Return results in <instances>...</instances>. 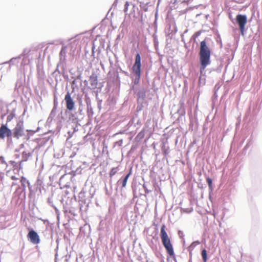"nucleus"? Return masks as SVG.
<instances>
[{
  "mask_svg": "<svg viewBox=\"0 0 262 262\" xmlns=\"http://www.w3.org/2000/svg\"><path fill=\"white\" fill-rule=\"evenodd\" d=\"M13 135L9 136V137H6L7 139V144L8 147L10 146L13 144V139H12Z\"/></svg>",
  "mask_w": 262,
  "mask_h": 262,
  "instance_id": "nucleus-34",
  "label": "nucleus"
},
{
  "mask_svg": "<svg viewBox=\"0 0 262 262\" xmlns=\"http://www.w3.org/2000/svg\"><path fill=\"white\" fill-rule=\"evenodd\" d=\"M140 14V20L141 21H143V13H141V14Z\"/></svg>",
  "mask_w": 262,
  "mask_h": 262,
  "instance_id": "nucleus-56",
  "label": "nucleus"
},
{
  "mask_svg": "<svg viewBox=\"0 0 262 262\" xmlns=\"http://www.w3.org/2000/svg\"><path fill=\"white\" fill-rule=\"evenodd\" d=\"M200 243L199 241L193 242L187 248L189 252L191 253V251L193 250L195 247Z\"/></svg>",
  "mask_w": 262,
  "mask_h": 262,
  "instance_id": "nucleus-27",
  "label": "nucleus"
},
{
  "mask_svg": "<svg viewBox=\"0 0 262 262\" xmlns=\"http://www.w3.org/2000/svg\"><path fill=\"white\" fill-rule=\"evenodd\" d=\"M76 98L78 106L77 110L76 109L75 101L71 96L70 91H67L64 99L66 107L65 113L69 116L68 121L79 124L85 117L84 105L83 104L82 95L78 94Z\"/></svg>",
  "mask_w": 262,
  "mask_h": 262,
  "instance_id": "nucleus-1",
  "label": "nucleus"
},
{
  "mask_svg": "<svg viewBox=\"0 0 262 262\" xmlns=\"http://www.w3.org/2000/svg\"><path fill=\"white\" fill-rule=\"evenodd\" d=\"M47 202L52 207H53L55 205L53 203V201H52L51 198H48Z\"/></svg>",
  "mask_w": 262,
  "mask_h": 262,
  "instance_id": "nucleus-45",
  "label": "nucleus"
},
{
  "mask_svg": "<svg viewBox=\"0 0 262 262\" xmlns=\"http://www.w3.org/2000/svg\"><path fill=\"white\" fill-rule=\"evenodd\" d=\"M178 234H179V235L180 238H182V237H183L184 236L183 232L181 230H179L178 231Z\"/></svg>",
  "mask_w": 262,
  "mask_h": 262,
  "instance_id": "nucleus-51",
  "label": "nucleus"
},
{
  "mask_svg": "<svg viewBox=\"0 0 262 262\" xmlns=\"http://www.w3.org/2000/svg\"><path fill=\"white\" fill-rule=\"evenodd\" d=\"M78 170V169L76 170V171H71V174L73 175V176H75L76 175V173L77 172V171Z\"/></svg>",
  "mask_w": 262,
  "mask_h": 262,
  "instance_id": "nucleus-59",
  "label": "nucleus"
},
{
  "mask_svg": "<svg viewBox=\"0 0 262 262\" xmlns=\"http://www.w3.org/2000/svg\"><path fill=\"white\" fill-rule=\"evenodd\" d=\"M22 55V54H20L17 57H13L8 61L5 62L4 64L9 63L10 65H17L19 63L20 59L21 58Z\"/></svg>",
  "mask_w": 262,
  "mask_h": 262,
  "instance_id": "nucleus-19",
  "label": "nucleus"
},
{
  "mask_svg": "<svg viewBox=\"0 0 262 262\" xmlns=\"http://www.w3.org/2000/svg\"><path fill=\"white\" fill-rule=\"evenodd\" d=\"M137 106L136 107V112L139 113L141 112L143 107H144V104L146 103L147 102L145 100H137Z\"/></svg>",
  "mask_w": 262,
  "mask_h": 262,
  "instance_id": "nucleus-20",
  "label": "nucleus"
},
{
  "mask_svg": "<svg viewBox=\"0 0 262 262\" xmlns=\"http://www.w3.org/2000/svg\"><path fill=\"white\" fill-rule=\"evenodd\" d=\"M202 32H204V30H201L196 31L194 33V34L192 35V36L198 38V37H199L201 35Z\"/></svg>",
  "mask_w": 262,
  "mask_h": 262,
  "instance_id": "nucleus-41",
  "label": "nucleus"
},
{
  "mask_svg": "<svg viewBox=\"0 0 262 262\" xmlns=\"http://www.w3.org/2000/svg\"><path fill=\"white\" fill-rule=\"evenodd\" d=\"M58 118H59L58 122L57 123V126H58L59 124L61 125L62 121L65 120V118L62 116V111L58 115Z\"/></svg>",
  "mask_w": 262,
  "mask_h": 262,
  "instance_id": "nucleus-32",
  "label": "nucleus"
},
{
  "mask_svg": "<svg viewBox=\"0 0 262 262\" xmlns=\"http://www.w3.org/2000/svg\"><path fill=\"white\" fill-rule=\"evenodd\" d=\"M129 5V2L128 1H126L125 3L124 6V10H124V12H126L127 11Z\"/></svg>",
  "mask_w": 262,
  "mask_h": 262,
  "instance_id": "nucleus-44",
  "label": "nucleus"
},
{
  "mask_svg": "<svg viewBox=\"0 0 262 262\" xmlns=\"http://www.w3.org/2000/svg\"><path fill=\"white\" fill-rule=\"evenodd\" d=\"M58 102L57 101V97L55 94L54 95V101H53V107L50 112L49 117H51L52 118L54 119L56 114V111L57 109Z\"/></svg>",
  "mask_w": 262,
  "mask_h": 262,
  "instance_id": "nucleus-15",
  "label": "nucleus"
},
{
  "mask_svg": "<svg viewBox=\"0 0 262 262\" xmlns=\"http://www.w3.org/2000/svg\"><path fill=\"white\" fill-rule=\"evenodd\" d=\"M25 52V50H24V52L21 54L23 55L22 57L23 56V58L21 61V64L22 66H24V65L28 64V63L29 62V59L28 58V57H27L26 56Z\"/></svg>",
  "mask_w": 262,
  "mask_h": 262,
  "instance_id": "nucleus-28",
  "label": "nucleus"
},
{
  "mask_svg": "<svg viewBox=\"0 0 262 262\" xmlns=\"http://www.w3.org/2000/svg\"><path fill=\"white\" fill-rule=\"evenodd\" d=\"M26 111L27 107L24 109L23 113L17 118L16 125L15 127L12 129L13 137L16 139H19L20 137L25 135L24 118Z\"/></svg>",
  "mask_w": 262,
  "mask_h": 262,
  "instance_id": "nucleus-6",
  "label": "nucleus"
},
{
  "mask_svg": "<svg viewBox=\"0 0 262 262\" xmlns=\"http://www.w3.org/2000/svg\"><path fill=\"white\" fill-rule=\"evenodd\" d=\"M206 182L209 188V196L210 200L212 202V194L213 193V190H214V185L213 184V181L211 178L209 177H206Z\"/></svg>",
  "mask_w": 262,
  "mask_h": 262,
  "instance_id": "nucleus-14",
  "label": "nucleus"
},
{
  "mask_svg": "<svg viewBox=\"0 0 262 262\" xmlns=\"http://www.w3.org/2000/svg\"><path fill=\"white\" fill-rule=\"evenodd\" d=\"M67 49V46L63 45L59 52V59L61 63L65 62L66 60Z\"/></svg>",
  "mask_w": 262,
  "mask_h": 262,
  "instance_id": "nucleus-16",
  "label": "nucleus"
},
{
  "mask_svg": "<svg viewBox=\"0 0 262 262\" xmlns=\"http://www.w3.org/2000/svg\"><path fill=\"white\" fill-rule=\"evenodd\" d=\"M94 49H95V46H94V44L93 43V47L92 48V55H94V54H95Z\"/></svg>",
  "mask_w": 262,
  "mask_h": 262,
  "instance_id": "nucleus-54",
  "label": "nucleus"
},
{
  "mask_svg": "<svg viewBox=\"0 0 262 262\" xmlns=\"http://www.w3.org/2000/svg\"><path fill=\"white\" fill-rule=\"evenodd\" d=\"M118 257L119 258H121V262H127V260L125 259L124 258H122L121 255H119Z\"/></svg>",
  "mask_w": 262,
  "mask_h": 262,
  "instance_id": "nucleus-52",
  "label": "nucleus"
},
{
  "mask_svg": "<svg viewBox=\"0 0 262 262\" xmlns=\"http://www.w3.org/2000/svg\"><path fill=\"white\" fill-rule=\"evenodd\" d=\"M12 130L9 128L7 123H2L0 126V140H4L9 136L12 135Z\"/></svg>",
  "mask_w": 262,
  "mask_h": 262,
  "instance_id": "nucleus-9",
  "label": "nucleus"
},
{
  "mask_svg": "<svg viewBox=\"0 0 262 262\" xmlns=\"http://www.w3.org/2000/svg\"><path fill=\"white\" fill-rule=\"evenodd\" d=\"M157 32V25L156 24L155 26V33L152 35L154 45V46L155 48L158 47V44H159L158 36L156 35Z\"/></svg>",
  "mask_w": 262,
  "mask_h": 262,
  "instance_id": "nucleus-21",
  "label": "nucleus"
},
{
  "mask_svg": "<svg viewBox=\"0 0 262 262\" xmlns=\"http://www.w3.org/2000/svg\"><path fill=\"white\" fill-rule=\"evenodd\" d=\"M10 162L11 165L13 166V167H15V165H17V167H19V169H23L21 162H20V161L19 162H16L14 161H10Z\"/></svg>",
  "mask_w": 262,
  "mask_h": 262,
  "instance_id": "nucleus-33",
  "label": "nucleus"
},
{
  "mask_svg": "<svg viewBox=\"0 0 262 262\" xmlns=\"http://www.w3.org/2000/svg\"><path fill=\"white\" fill-rule=\"evenodd\" d=\"M129 72L123 70L121 67H119L118 69L125 76L128 77L131 81L139 75L141 73H143L142 69L141 57L140 53L137 52L135 54V61L132 66H128Z\"/></svg>",
  "mask_w": 262,
  "mask_h": 262,
  "instance_id": "nucleus-3",
  "label": "nucleus"
},
{
  "mask_svg": "<svg viewBox=\"0 0 262 262\" xmlns=\"http://www.w3.org/2000/svg\"><path fill=\"white\" fill-rule=\"evenodd\" d=\"M56 242L57 243V247H56V249L55 250V262H57V256H58L57 251H58V243H59L58 239H57Z\"/></svg>",
  "mask_w": 262,
  "mask_h": 262,
  "instance_id": "nucleus-40",
  "label": "nucleus"
},
{
  "mask_svg": "<svg viewBox=\"0 0 262 262\" xmlns=\"http://www.w3.org/2000/svg\"><path fill=\"white\" fill-rule=\"evenodd\" d=\"M23 193H24V195L25 196V195H26V190H23V189L19 187V186L18 185V186H17L16 189L15 190L14 194L16 196H18L19 198L20 196Z\"/></svg>",
  "mask_w": 262,
  "mask_h": 262,
  "instance_id": "nucleus-23",
  "label": "nucleus"
},
{
  "mask_svg": "<svg viewBox=\"0 0 262 262\" xmlns=\"http://www.w3.org/2000/svg\"><path fill=\"white\" fill-rule=\"evenodd\" d=\"M132 169L130 168L129 170L127 173L122 176V177L118 181L117 184L121 185V190H122L123 188L126 186L127 182L130 176L132 174Z\"/></svg>",
  "mask_w": 262,
  "mask_h": 262,
  "instance_id": "nucleus-10",
  "label": "nucleus"
},
{
  "mask_svg": "<svg viewBox=\"0 0 262 262\" xmlns=\"http://www.w3.org/2000/svg\"><path fill=\"white\" fill-rule=\"evenodd\" d=\"M14 157H15V158L16 159H17V158H19L20 155H19V154H15Z\"/></svg>",
  "mask_w": 262,
  "mask_h": 262,
  "instance_id": "nucleus-64",
  "label": "nucleus"
},
{
  "mask_svg": "<svg viewBox=\"0 0 262 262\" xmlns=\"http://www.w3.org/2000/svg\"><path fill=\"white\" fill-rule=\"evenodd\" d=\"M85 102L87 107V115L89 118L93 117L94 115L93 108L91 105V101L89 98H88L85 100Z\"/></svg>",
  "mask_w": 262,
  "mask_h": 262,
  "instance_id": "nucleus-17",
  "label": "nucleus"
},
{
  "mask_svg": "<svg viewBox=\"0 0 262 262\" xmlns=\"http://www.w3.org/2000/svg\"><path fill=\"white\" fill-rule=\"evenodd\" d=\"M210 40L209 38L206 37L200 42L199 47L198 53L200 73L199 81L200 83H202L203 84L205 83V78H202V76H205V69L211 63L212 51L208 45V41Z\"/></svg>",
  "mask_w": 262,
  "mask_h": 262,
  "instance_id": "nucleus-2",
  "label": "nucleus"
},
{
  "mask_svg": "<svg viewBox=\"0 0 262 262\" xmlns=\"http://www.w3.org/2000/svg\"><path fill=\"white\" fill-rule=\"evenodd\" d=\"M26 131L27 132V134L24 135V140L28 141L30 140V137L35 133V132L32 129H27Z\"/></svg>",
  "mask_w": 262,
  "mask_h": 262,
  "instance_id": "nucleus-22",
  "label": "nucleus"
},
{
  "mask_svg": "<svg viewBox=\"0 0 262 262\" xmlns=\"http://www.w3.org/2000/svg\"><path fill=\"white\" fill-rule=\"evenodd\" d=\"M143 189L144 190V192H145V194H144V195L145 197H146L147 194H148L149 192H150L151 191V190L148 189L147 186L145 184H144L143 185Z\"/></svg>",
  "mask_w": 262,
  "mask_h": 262,
  "instance_id": "nucleus-38",
  "label": "nucleus"
},
{
  "mask_svg": "<svg viewBox=\"0 0 262 262\" xmlns=\"http://www.w3.org/2000/svg\"><path fill=\"white\" fill-rule=\"evenodd\" d=\"M201 254L202 257L203 261L207 262L208 260V254L207 251L205 248L202 249Z\"/></svg>",
  "mask_w": 262,
  "mask_h": 262,
  "instance_id": "nucleus-24",
  "label": "nucleus"
},
{
  "mask_svg": "<svg viewBox=\"0 0 262 262\" xmlns=\"http://www.w3.org/2000/svg\"><path fill=\"white\" fill-rule=\"evenodd\" d=\"M118 0H115L113 4H112V8L110 9L109 11H108V12L111 10L112 8L113 7L114 8H115L117 7V4H118Z\"/></svg>",
  "mask_w": 262,
  "mask_h": 262,
  "instance_id": "nucleus-46",
  "label": "nucleus"
},
{
  "mask_svg": "<svg viewBox=\"0 0 262 262\" xmlns=\"http://www.w3.org/2000/svg\"><path fill=\"white\" fill-rule=\"evenodd\" d=\"M31 156V153H27L26 151H24L22 153V160L20 161L21 163L23 162L27 161L29 157Z\"/></svg>",
  "mask_w": 262,
  "mask_h": 262,
  "instance_id": "nucleus-25",
  "label": "nucleus"
},
{
  "mask_svg": "<svg viewBox=\"0 0 262 262\" xmlns=\"http://www.w3.org/2000/svg\"><path fill=\"white\" fill-rule=\"evenodd\" d=\"M20 185H18V186L19 187L21 188L23 190H26V185L27 184L28 185L29 189L30 191L29 196H30L32 192H33V190H32L30 182L28 180H27V179L25 177H24V176H22L20 178Z\"/></svg>",
  "mask_w": 262,
  "mask_h": 262,
  "instance_id": "nucleus-12",
  "label": "nucleus"
},
{
  "mask_svg": "<svg viewBox=\"0 0 262 262\" xmlns=\"http://www.w3.org/2000/svg\"><path fill=\"white\" fill-rule=\"evenodd\" d=\"M120 248L121 250L122 251V254H123V252H125L124 248H123V246H120Z\"/></svg>",
  "mask_w": 262,
  "mask_h": 262,
  "instance_id": "nucleus-60",
  "label": "nucleus"
},
{
  "mask_svg": "<svg viewBox=\"0 0 262 262\" xmlns=\"http://www.w3.org/2000/svg\"><path fill=\"white\" fill-rule=\"evenodd\" d=\"M167 144V141H163L161 144L162 153L164 157H166L169 153V147Z\"/></svg>",
  "mask_w": 262,
  "mask_h": 262,
  "instance_id": "nucleus-18",
  "label": "nucleus"
},
{
  "mask_svg": "<svg viewBox=\"0 0 262 262\" xmlns=\"http://www.w3.org/2000/svg\"><path fill=\"white\" fill-rule=\"evenodd\" d=\"M107 102L109 105H114L116 102V97L110 95L107 99Z\"/></svg>",
  "mask_w": 262,
  "mask_h": 262,
  "instance_id": "nucleus-26",
  "label": "nucleus"
},
{
  "mask_svg": "<svg viewBox=\"0 0 262 262\" xmlns=\"http://www.w3.org/2000/svg\"><path fill=\"white\" fill-rule=\"evenodd\" d=\"M27 230L28 231L27 235L28 240L34 245L39 244L40 242V239L37 232L30 227L27 228Z\"/></svg>",
  "mask_w": 262,
  "mask_h": 262,
  "instance_id": "nucleus-8",
  "label": "nucleus"
},
{
  "mask_svg": "<svg viewBox=\"0 0 262 262\" xmlns=\"http://www.w3.org/2000/svg\"><path fill=\"white\" fill-rule=\"evenodd\" d=\"M181 38H182V39H181L182 42H183L184 43H185V41L184 38V35H181Z\"/></svg>",
  "mask_w": 262,
  "mask_h": 262,
  "instance_id": "nucleus-61",
  "label": "nucleus"
},
{
  "mask_svg": "<svg viewBox=\"0 0 262 262\" xmlns=\"http://www.w3.org/2000/svg\"><path fill=\"white\" fill-rule=\"evenodd\" d=\"M14 118H15L17 120V118L18 117H16V114H14L13 113L12 114L11 112H10L9 114L8 115V116L7 117L6 123H7V124H8V123L10 122V121H11Z\"/></svg>",
  "mask_w": 262,
  "mask_h": 262,
  "instance_id": "nucleus-29",
  "label": "nucleus"
},
{
  "mask_svg": "<svg viewBox=\"0 0 262 262\" xmlns=\"http://www.w3.org/2000/svg\"><path fill=\"white\" fill-rule=\"evenodd\" d=\"M83 83L85 86H88V81L87 80H85L83 81Z\"/></svg>",
  "mask_w": 262,
  "mask_h": 262,
  "instance_id": "nucleus-57",
  "label": "nucleus"
},
{
  "mask_svg": "<svg viewBox=\"0 0 262 262\" xmlns=\"http://www.w3.org/2000/svg\"><path fill=\"white\" fill-rule=\"evenodd\" d=\"M250 145H251V141L249 140L248 141V142L247 143V144L245 145V146L244 147V149H247L249 147Z\"/></svg>",
  "mask_w": 262,
  "mask_h": 262,
  "instance_id": "nucleus-49",
  "label": "nucleus"
},
{
  "mask_svg": "<svg viewBox=\"0 0 262 262\" xmlns=\"http://www.w3.org/2000/svg\"><path fill=\"white\" fill-rule=\"evenodd\" d=\"M81 77H82V73L81 72H79L77 74V75H76V77H75L74 78L76 80H81Z\"/></svg>",
  "mask_w": 262,
  "mask_h": 262,
  "instance_id": "nucleus-47",
  "label": "nucleus"
},
{
  "mask_svg": "<svg viewBox=\"0 0 262 262\" xmlns=\"http://www.w3.org/2000/svg\"><path fill=\"white\" fill-rule=\"evenodd\" d=\"M53 119L51 118V117H48L47 120V123L48 124H50L53 121Z\"/></svg>",
  "mask_w": 262,
  "mask_h": 262,
  "instance_id": "nucleus-50",
  "label": "nucleus"
},
{
  "mask_svg": "<svg viewBox=\"0 0 262 262\" xmlns=\"http://www.w3.org/2000/svg\"><path fill=\"white\" fill-rule=\"evenodd\" d=\"M117 167H113L111 168L109 175L111 178H112L114 175H115L117 172Z\"/></svg>",
  "mask_w": 262,
  "mask_h": 262,
  "instance_id": "nucleus-35",
  "label": "nucleus"
},
{
  "mask_svg": "<svg viewBox=\"0 0 262 262\" xmlns=\"http://www.w3.org/2000/svg\"><path fill=\"white\" fill-rule=\"evenodd\" d=\"M4 174L3 172H0V191H2L3 189V180L4 178Z\"/></svg>",
  "mask_w": 262,
  "mask_h": 262,
  "instance_id": "nucleus-36",
  "label": "nucleus"
},
{
  "mask_svg": "<svg viewBox=\"0 0 262 262\" xmlns=\"http://www.w3.org/2000/svg\"><path fill=\"white\" fill-rule=\"evenodd\" d=\"M196 38H197L196 37H194V36H193L192 35V36L191 37V38H190V39L189 43H190V42H193V43H192V48H194V43H196V44H198V41H197V40H196Z\"/></svg>",
  "mask_w": 262,
  "mask_h": 262,
  "instance_id": "nucleus-37",
  "label": "nucleus"
},
{
  "mask_svg": "<svg viewBox=\"0 0 262 262\" xmlns=\"http://www.w3.org/2000/svg\"><path fill=\"white\" fill-rule=\"evenodd\" d=\"M185 109L184 104H181L177 112H176L173 116L174 118L177 117V120L180 122V121H182L183 119L185 117Z\"/></svg>",
  "mask_w": 262,
  "mask_h": 262,
  "instance_id": "nucleus-11",
  "label": "nucleus"
},
{
  "mask_svg": "<svg viewBox=\"0 0 262 262\" xmlns=\"http://www.w3.org/2000/svg\"><path fill=\"white\" fill-rule=\"evenodd\" d=\"M143 73H141L131 81L130 90L133 91L134 94L137 96V100H145L147 88L140 84L141 79Z\"/></svg>",
  "mask_w": 262,
  "mask_h": 262,
  "instance_id": "nucleus-4",
  "label": "nucleus"
},
{
  "mask_svg": "<svg viewBox=\"0 0 262 262\" xmlns=\"http://www.w3.org/2000/svg\"><path fill=\"white\" fill-rule=\"evenodd\" d=\"M12 114H16V107L13 108L10 112Z\"/></svg>",
  "mask_w": 262,
  "mask_h": 262,
  "instance_id": "nucleus-55",
  "label": "nucleus"
},
{
  "mask_svg": "<svg viewBox=\"0 0 262 262\" xmlns=\"http://www.w3.org/2000/svg\"><path fill=\"white\" fill-rule=\"evenodd\" d=\"M96 99L97 101V107H98V109L99 110H100L101 109V104H102V99H100L98 97V93H96Z\"/></svg>",
  "mask_w": 262,
  "mask_h": 262,
  "instance_id": "nucleus-31",
  "label": "nucleus"
},
{
  "mask_svg": "<svg viewBox=\"0 0 262 262\" xmlns=\"http://www.w3.org/2000/svg\"><path fill=\"white\" fill-rule=\"evenodd\" d=\"M166 225L163 224L161 227L160 237L162 244L165 248L168 256L172 258L175 262L177 261L173 246L170 239L165 230Z\"/></svg>",
  "mask_w": 262,
  "mask_h": 262,
  "instance_id": "nucleus-5",
  "label": "nucleus"
},
{
  "mask_svg": "<svg viewBox=\"0 0 262 262\" xmlns=\"http://www.w3.org/2000/svg\"><path fill=\"white\" fill-rule=\"evenodd\" d=\"M68 134L69 135V138H71L73 136L74 133L73 132H71V131H69L68 132Z\"/></svg>",
  "mask_w": 262,
  "mask_h": 262,
  "instance_id": "nucleus-53",
  "label": "nucleus"
},
{
  "mask_svg": "<svg viewBox=\"0 0 262 262\" xmlns=\"http://www.w3.org/2000/svg\"><path fill=\"white\" fill-rule=\"evenodd\" d=\"M230 18L232 22L238 27L240 34L244 36L246 31V25L247 23V16L246 14L238 13L235 19Z\"/></svg>",
  "mask_w": 262,
  "mask_h": 262,
  "instance_id": "nucleus-7",
  "label": "nucleus"
},
{
  "mask_svg": "<svg viewBox=\"0 0 262 262\" xmlns=\"http://www.w3.org/2000/svg\"><path fill=\"white\" fill-rule=\"evenodd\" d=\"M72 78L74 79V80H73L71 82V84L72 89H73V91H74L75 90V86L77 87V85H76V82L77 80L74 78V77H72Z\"/></svg>",
  "mask_w": 262,
  "mask_h": 262,
  "instance_id": "nucleus-42",
  "label": "nucleus"
},
{
  "mask_svg": "<svg viewBox=\"0 0 262 262\" xmlns=\"http://www.w3.org/2000/svg\"><path fill=\"white\" fill-rule=\"evenodd\" d=\"M89 80L92 89H95L98 85V73L97 71H93L90 76Z\"/></svg>",
  "mask_w": 262,
  "mask_h": 262,
  "instance_id": "nucleus-13",
  "label": "nucleus"
},
{
  "mask_svg": "<svg viewBox=\"0 0 262 262\" xmlns=\"http://www.w3.org/2000/svg\"><path fill=\"white\" fill-rule=\"evenodd\" d=\"M0 164L4 165L6 167L7 166V164L5 160L4 157L2 156H0Z\"/></svg>",
  "mask_w": 262,
  "mask_h": 262,
  "instance_id": "nucleus-43",
  "label": "nucleus"
},
{
  "mask_svg": "<svg viewBox=\"0 0 262 262\" xmlns=\"http://www.w3.org/2000/svg\"><path fill=\"white\" fill-rule=\"evenodd\" d=\"M74 124V126H72V129H73V133L74 134L75 133H76V132H77L78 130V126H81V124L80 123H79V124H78L77 123H73Z\"/></svg>",
  "mask_w": 262,
  "mask_h": 262,
  "instance_id": "nucleus-39",
  "label": "nucleus"
},
{
  "mask_svg": "<svg viewBox=\"0 0 262 262\" xmlns=\"http://www.w3.org/2000/svg\"><path fill=\"white\" fill-rule=\"evenodd\" d=\"M56 41H57L56 40H53V41H52L50 42L49 43V44H50V45H54V44L56 43Z\"/></svg>",
  "mask_w": 262,
  "mask_h": 262,
  "instance_id": "nucleus-62",
  "label": "nucleus"
},
{
  "mask_svg": "<svg viewBox=\"0 0 262 262\" xmlns=\"http://www.w3.org/2000/svg\"><path fill=\"white\" fill-rule=\"evenodd\" d=\"M52 207L54 209L56 214L57 215H59L60 212H59V210H58V209L57 208V207L55 205H54Z\"/></svg>",
  "mask_w": 262,
  "mask_h": 262,
  "instance_id": "nucleus-48",
  "label": "nucleus"
},
{
  "mask_svg": "<svg viewBox=\"0 0 262 262\" xmlns=\"http://www.w3.org/2000/svg\"><path fill=\"white\" fill-rule=\"evenodd\" d=\"M25 147L24 143H21L19 145V149L24 148Z\"/></svg>",
  "mask_w": 262,
  "mask_h": 262,
  "instance_id": "nucleus-58",
  "label": "nucleus"
},
{
  "mask_svg": "<svg viewBox=\"0 0 262 262\" xmlns=\"http://www.w3.org/2000/svg\"><path fill=\"white\" fill-rule=\"evenodd\" d=\"M148 4H149V3H144L141 2L140 7L143 11H144V12H147V11H148Z\"/></svg>",
  "mask_w": 262,
  "mask_h": 262,
  "instance_id": "nucleus-30",
  "label": "nucleus"
},
{
  "mask_svg": "<svg viewBox=\"0 0 262 262\" xmlns=\"http://www.w3.org/2000/svg\"><path fill=\"white\" fill-rule=\"evenodd\" d=\"M58 72V74H60V71L59 70L58 67L56 68V69L55 70V71H54V72L53 73V74L55 73L56 72Z\"/></svg>",
  "mask_w": 262,
  "mask_h": 262,
  "instance_id": "nucleus-63",
  "label": "nucleus"
}]
</instances>
